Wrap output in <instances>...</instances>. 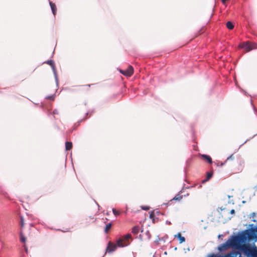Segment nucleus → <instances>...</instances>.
<instances>
[{
	"label": "nucleus",
	"mask_w": 257,
	"mask_h": 257,
	"mask_svg": "<svg viewBox=\"0 0 257 257\" xmlns=\"http://www.w3.org/2000/svg\"><path fill=\"white\" fill-rule=\"evenodd\" d=\"M20 219L21 227H23L25 224L24 217L23 216H21Z\"/></svg>",
	"instance_id": "obj_25"
},
{
	"label": "nucleus",
	"mask_w": 257,
	"mask_h": 257,
	"mask_svg": "<svg viewBox=\"0 0 257 257\" xmlns=\"http://www.w3.org/2000/svg\"><path fill=\"white\" fill-rule=\"evenodd\" d=\"M170 205V203L167 202V203H163L161 206H162L163 205Z\"/></svg>",
	"instance_id": "obj_53"
},
{
	"label": "nucleus",
	"mask_w": 257,
	"mask_h": 257,
	"mask_svg": "<svg viewBox=\"0 0 257 257\" xmlns=\"http://www.w3.org/2000/svg\"><path fill=\"white\" fill-rule=\"evenodd\" d=\"M224 236V234H219L218 235V239L219 240H223V239L221 238L222 237H223Z\"/></svg>",
	"instance_id": "obj_39"
},
{
	"label": "nucleus",
	"mask_w": 257,
	"mask_h": 257,
	"mask_svg": "<svg viewBox=\"0 0 257 257\" xmlns=\"http://www.w3.org/2000/svg\"><path fill=\"white\" fill-rule=\"evenodd\" d=\"M184 190V187H183L179 192H178V193H179V194L181 195V194L183 192Z\"/></svg>",
	"instance_id": "obj_51"
},
{
	"label": "nucleus",
	"mask_w": 257,
	"mask_h": 257,
	"mask_svg": "<svg viewBox=\"0 0 257 257\" xmlns=\"http://www.w3.org/2000/svg\"><path fill=\"white\" fill-rule=\"evenodd\" d=\"M139 238L140 239L141 241H143V236L141 234H140L139 236Z\"/></svg>",
	"instance_id": "obj_52"
},
{
	"label": "nucleus",
	"mask_w": 257,
	"mask_h": 257,
	"mask_svg": "<svg viewBox=\"0 0 257 257\" xmlns=\"http://www.w3.org/2000/svg\"><path fill=\"white\" fill-rule=\"evenodd\" d=\"M183 196L180 195L179 193H177L170 201L175 200L180 201L182 198Z\"/></svg>",
	"instance_id": "obj_16"
},
{
	"label": "nucleus",
	"mask_w": 257,
	"mask_h": 257,
	"mask_svg": "<svg viewBox=\"0 0 257 257\" xmlns=\"http://www.w3.org/2000/svg\"><path fill=\"white\" fill-rule=\"evenodd\" d=\"M54 127L56 129H57L58 131L60 130V127L57 124L54 123Z\"/></svg>",
	"instance_id": "obj_47"
},
{
	"label": "nucleus",
	"mask_w": 257,
	"mask_h": 257,
	"mask_svg": "<svg viewBox=\"0 0 257 257\" xmlns=\"http://www.w3.org/2000/svg\"><path fill=\"white\" fill-rule=\"evenodd\" d=\"M234 159V157L233 156V154H231V155H230V156H229L227 158V159H226V160H225V161H226V162H227V161H229V160H231V161H232V160H233Z\"/></svg>",
	"instance_id": "obj_29"
},
{
	"label": "nucleus",
	"mask_w": 257,
	"mask_h": 257,
	"mask_svg": "<svg viewBox=\"0 0 257 257\" xmlns=\"http://www.w3.org/2000/svg\"><path fill=\"white\" fill-rule=\"evenodd\" d=\"M161 240V238H160L159 236V235H157V238L156 239V240L154 241V243L155 244V245H158L159 243V241Z\"/></svg>",
	"instance_id": "obj_28"
},
{
	"label": "nucleus",
	"mask_w": 257,
	"mask_h": 257,
	"mask_svg": "<svg viewBox=\"0 0 257 257\" xmlns=\"http://www.w3.org/2000/svg\"><path fill=\"white\" fill-rule=\"evenodd\" d=\"M19 236H20V242L21 243H25V244L24 245L23 247L25 249L26 251L27 252H28V247H27V245L26 244V241H27V237L25 236V235L24 234V233H23L22 231H21L20 233Z\"/></svg>",
	"instance_id": "obj_5"
},
{
	"label": "nucleus",
	"mask_w": 257,
	"mask_h": 257,
	"mask_svg": "<svg viewBox=\"0 0 257 257\" xmlns=\"http://www.w3.org/2000/svg\"><path fill=\"white\" fill-rule=\"evenodd\" d=\"M94 202L98 207L100 206V205L98 204V203L95 200H94Z\"/></svg>",
	"instance_id": "obj_57"
},
{
	"label": "nucleus",
	"mask_w": 257,
	"mask_h": 257,
	"mask_svg": "<svg viewBox=\"0 0 257 257\" xmlns=\"http://www.w3.org/2000/svg\"><path fill=\"white\" fill-rule=\"evenodd\" d=\"M146 235L148 236V239L149 240L150 239L151 237V233H150L149 231V230H147L146 233H145Z\"/></svg>",
	"instance_id": "obj_36"
},
{
	"label": "nucleus",
	"mask_w": 257,
	"mask_h": 257,
	"mask_svg": "<svg viewBox=\"0 0 257 257\" xmlns=\"http://www.w3.org/2000/svg\"><path fill=\"white\" fill-rule=\"evenodd\" d=\"M242 232H245L244 233L245 235H248L245 229L239 230L236 232H233L232 234L228 236L224 242L220 243L217 247L215 248V250H217L218 251L217 252L221 255L225 253L227 250L231 248L237 244L238 240L240 239V236L243 234Z\"/></svg>",
	"instance_id": "obj_2"
},
{
	"label": "nucleus",
	"mask_w": 257,
	"mask_h": 257,
	"mask_svg": "<svg viewBox=\"0 0 257 257\" xmlns=\"http://www.w3.org/2000/svg\"><path fill=\"white\" fill-rule=\"evenodd\" d=\"M166 224L167 225H170V224H172V223L171 222V221H169V220H167L166 221Z\"/></svg>",
	"instance_id": "obj_50"
},
{
	"label": "nucleus",
	"mask_w": 257,
	"mask_h": 257,
	"mask_svg": "<svg viewBox=\"0 0 257 257\" xmlns=\"http://www.w3.org/2000/svg\"><path fill=\"white\" fill-rule=\"evenodd\" d=\"M111 226V222H109L105 224L104 228V231L105 233H107L108 229L110 228Z\"/></svg>",
	"instance_id": "obj_18"
},
{
	"label": "nucleus",
	"mask_w": 257,
	"mask_h": 257,
	"mask_svg": "<svg viewBox=\"0 0 257 257\" xmlns=\"http://www.w3.org/2000/svg\"><path fill=\"white\" fill-rule=\"evenodd\" d=\"M175 238H177L179 241V243L181 244L184 242L186 240V238L184 236H182L181 232H178L177 234L174 235Z\"/></svg>",
	"instance_id": "obj_10"
},
{
	"label": "nucleus",
	"mask_w": 257,
	"mask_h": 257,
	"mask_svg": "<svg viewBox=\"0 0 257 257\" xmlns=\"http://www.w3.org/2000/svg\"><path fill=\"white\" fill-rule=\"evenodd\" d=\"M240 48L244 49H246L248 51H250L254 49V47L252 46L248 42H245L240 45Z\"/></svg>",
	"instance_id": "obj_6"
},
{
	"label": "nucleus",
	"mask_w": 257,
	"mask_h": 257,
	"mask_svg": "<svg viewBox=\"0 0 257 257\" xmlns=\"http://www.w3.org/2000/svg\"><path fill=\"white\" fill-rule=\"evenodd\" d=\"M189 194L187 193V194H185L183 196L184 197H187V196H189Z\"/></svg>",
	"instance_id": "obj_56"
},
{
	"label": "nucleus",
	"mask_w": 257,
	"mask_h": 257,
	"mask_svg": "<svg viewBox=\"0 0 257 257\" xmlns=\"http://www.w3.org/2000/svg\"><path fill=\"white\" fill-rule=\"evenodd\" d=\"M94 202L98 207L100 206V205L98 204V203L95 200H94Z\"/></svg>",
	"instance_id": "obj_58"
},
{
	"label": "nucleus",
	"mask_w": 257,
	"mask_h": 257,
	"mask_svg": "<svg viewBox=\"0 0 257 257\" xmlns=\"http://www.w3.org/2000/svg\"><path fill=\"white\" fill-rule=\"evenodd\" d=\"M48 1L49 2L52 13L53 16L54 17H55V16L56 15V14H57V8L56 5L55 3H53L50 0H48Z\"/></svg>",
	"instance_id": "obj_8"
},
{
	"label": "nucleus",
	"mask_w": 257,
	"mask_h": 257,
	"mask_svg": "<svg viewBox=\"0 0 257 257\" xmlns=\"http://www.w3.org/2000/svg\"><path fill=\"white\" fill-rule=\"evenodd\" d=\"M58 114V111L57 109H54L52 112H50V111L48 112V115H54V114Z\"/></svg>",
	"instance_id": "obj_26"
},
{
	"label": "nucleus",
	"mask_w": 257,
	"mask_h": 257,
	"mask_svg": "<svg viewBox=\"0 0 257 257\" xmlns=\"http://www.w3.org/2000/svg\"><path fill=\"white\" fill-rule=\"evenodd\" d=\"M80 123L78 122V121L74 125V127H76V128L79 126Z\"/></svg>",
	"instance_id": "obj_44"
},
{
	"label": "nucleus",
	"mask_w": 257,
	"mask_h": 257,
	"mask_svg": "<svg viewBox=\"0 0 257 257\" xmlns=\"http://www.w3.org/2000/svg\"><path fill=\"white\" fill-rule=\"evenodd\" d=\"M65 151H68L71 150L73 147V144L72 142L66 141L65 143Z\"/></svg>",
	"instance_id": "obj_12"
},
{
	"label": "nucleus",
	"mask_w": 257,
	"mask_h": 257,
	"mask_svg": "<svg viewBox=\"0 0 257 257\" xmlns=\"http://www.w3.org/2000/svg\"><path fill=\"white\" fill-rule=\"evenodd\" d=\"M57 230H59V231H62L63 232H69L70 231L69 229H67L66 230H62L61 229H58Z\"/></svg>",
	"instance_id": "obj_48"
},
{
	"label": "nucleus",
	"mask_w": 257,
	"mask_h": 257,
	"mask_svg": "<svg viewBox=\"0 0 257 257\" xmlns=\"http://www.w3.org/2000/svg\"><path fill=\"white\" fill-rule=\"evenodd\" d=\"M256 136H257V133L256 134L254 135L250 139L246 140L243 143H242L241 145H240L239 148H240L242 146H243L244 144H245L247 142L249 141L250 139H252Z\"/></svg>",
	"instance_id": "obj_31"
},
{
	"label": "nucleus",
	"mask_w": 257,
	"mask_h": 257,
	"mask_svg": "<svg viewBox=\"0 0 257 257\" xmlns=\"http://www.w3.org/2000/svg\"><path fill=\"white\" fill-rule=\"evenodd\" d=\"M206 257H222V255L217 252H211L208 253Z\"/></svg>",
	"instance_id": "obj_15"
},
{
	"label": "nucleus",
	"mask_w": 257,
	"mask_h": 257,
	"mask_svg": "<svg viewBox=\"0 0 257 257\" xmlns=\"http://www.w3.org/2000/svg\"><path fill=\"white\" fill-rule=\"evenodd\" d=\"M131 244V241L126 242L124 244L121 243V240L119 239L116 242V244H114L109 241L107 243L106 247L105 248L106 252L108 253H111L115 251L118 247L122 248L129 245Z\"/></svg>",
	"instance_id": "obj_3"
},
{
	"label": "nucleus",
	"mask_w": 257,
	"mask_h": 257,
	"mask_svg": "<svg viewBox=\"0 0 257 257\" xmlns=\"http://www.w3.org/2000/svg\"><path fill=\"white\" fill-rule=\"evenodd\" d=\"M242 234L237 244L232 247L231 251L225 252L222 257H257V245L245 232Z\"/></svg>",
	"instance_id": "obj_1"
},
{
	"label": "nucleus",
	"mask_w": 257,
	"mask_h": 257,
	"mask_svg": "<svg viewBox=\"0 0 257 257\" xmlns=\"http://www.w3.org/2000/svg\"><path fill=\"white\" fill-rule=\"evenodd\" d=\"M117 70L119 71V72H120V73H121V74H122L124 76H127V74H126V73H124V70H122L119 68H117Z\"/></svg>",
	"instance_id": "obj_32"
},
{
	"label": "nucleus",
	"mask_w": 257,
	"mask_h": 257,
	"mask_svg": "<svg viewBox=\"0 0 257 257\" xmlns=\"http://www.w3.org/2000/svg\"><path fill=\"white\" fill-rule=\"evenodd\" d=\"M218 209H219L221 211H224V212H223L224 214H225V211H226L227 212V211L225 207H219V208H218Z\"/></svg>",
	"instance_id": "obj_38"
},
{
	"label": "nucleus",
	"mask_w": 257,
	"mask_h": 257,
	"mask_svg": "<svg viewBox=\"0 0 257 257\" xmlns=\"http://www.w3.org/2000/svg\"><path fill=\"white\" fill-rule=\"evenodd\" d=\"M88 119V117H84L83 118H82V119H79V120H78V122H79V123H81L82 122H83V121H84L85 120H86V119Z\"/></svg>",
	"instance_id": "obj_40"
},
{
	"label": "nucleus",
	"mask_w": 257,
	"mask_h": 257,
	"mask_svg": "<svg viewBox=\"0 0 257 257\" xmlns=\"http://www.w3.org/2000/svg\"><path fill=\"white\" fill-rule=\"evenodd\" d=\"M245 193L248 195V201H250L252 197L255 195V192L252 193L250 190H247Z\"/></svg>",
	"instance_id": "obj_19"
},
{
	"label": "nucleus",
	"mask_w": 257,
	"mask_h": 257,
	"mask_svg": "<svg viewBox=\"0 0 257 257\" xmlns=\"http://www.w3.org/2000/svg\"><path fill=\"white\" fill-rule=\"evenodd\" d=\"M192 138L193 141H194V140L195 139V137L194 132L193 130H192Z\"/></svg>",
	"instance_id": "obj_42"
},
{
	"label": "nucleus",
	"mask_w": 257,
	"mask_h": 257,
	"mask_svg": "<svg viewBox=\"0 0 257 257\" xmlns=\"http://www.w3.org/2000/svg\"><path fill=\"white\" fill-rule=\"evenodd\" d=\"M76 129H77V128H76V127H74V126H73V128H72L71 129H70V130H69V133H72V132H73V131L76 130Z\"/></svg>",
	"instance_id": "obj_41"
},
{
	"label": "nucleus",
	"mask_w": 257,
	"mask_h": 257,
	"mask_svg": "<svg viewBox=\"0 0 257 257\" xmlns=\"http://www.w3.org/2000/svg\"><path fill=\"white\" fill-rule=\"evenodd\" d=\"M131 237H132V235H131V234H130V233L126 234H125V235L124 236V239H125V240H127V239H128L131 238Z\"/></svg>",
	"instance_id": "obj_30"
},
{
	"label": "nucleus",
	"mask_w": 257,
	"mask_h": 257,
	"mask_svg": "<svg viewBox=\"0 0 257 257\" xmlns=\"http://www.w3.org/2000/svg\"><path fill=\"white\" fill-rule=\"evenodd\" d=\"M94 109H93L91 110V112H90V113H89L90 114H89V117H90V116L92 115V114L94 112Z\"/></svg>",
	"instance_id": "obj_55"
},
{
	"label": "nucleus",
	"mask_w": 257,
	"mask_h": 257,
	"mask_svg": "<svg viewBox=\"0 0 257 257\" xmlns=\"http://www.w3.org/2000/svg\"><path fill=\"white\" fill-rule=\"evenodd\" d=\"M98 210H100V208H101L100 206H99V207H98Z\"/></svg>",
	"instance_id": "obj_62"
},
{
	"label": "nucleus",
	"mask_w": 257,
	"mask_h": 257,
	"mask_svg": "<svg viewBox=\"0 0 257 257\" xmlns=\"http://www.w3.org/2000/svg\"><path fill=\"white\" fill-rule=\"evenodd\" d=\"M141 208L143 210L147 211L150 209V207L147 205H142L141 206Z\"/></svg>",
	"instance_id": "obj_27"
},
{
	"label": "nucleus",
	"mask_w": 257,
	"mask_h": 257,
	"mask_svg": "<svg viewBox=\"0 0 257 257\" xmlns=\"http://www.w3.org/2000/svg\"><path fill=\"white\" fill-rule=\"evenodd\" d=\"M231 218H232V216L228 217L226 219H225V221L224 222V223L226 222L228 220H230Z\"/></svg>",
	"instance_id": "obj_49"
},
{
	"label": "nucleus",
	"mask_w": 257,
	"mask_h": 257,
	"mask_svg": "<svg viewBox=\"0 0 257 257\" xmlns=\"http://www.w3.org/2000/svg\"><path fill=\"white\" fill-rule=\"evenodd\" d=\"M256 215V213L255 212H253L251 213L248 215V216H249V218H251V217L252 218H254V217H255ZM253 219L254 218H253L252 219Z\"/></svg>",
	"instance_id": "obj_34"
},
{
	"label": "nucleus",
	"mask_w": 257,
	"mask_h": 257,
	"mask_svg": "<svg viewBox=\"0 0 257 257\" xmlns=\"http://www.w3.org/2000/svg\"><path fill=\"white\" fill-rule=\"evenodd\" d=\"M238 88H239V89L240 91L241 92H242L244 94V95H245V96H250V97L251 96V95H250L249 94H248V93H247V92L246 90H245L243 89H242V88H241L240 87H239Z\"/></svg>",
	"instance_id": "obj_23"
},
{
	"label": "nucleus",
	"mask_w": 257,
	"mask_h": 257,
	"mask_svg": "<svg viewBox=\"0 0 257 257\" xmlns=\"http://www.w3.org/2000/svg\"><path fill=\"white\" fill-rule=\"evenodd\" d=\"M124 73L127 74L126 76H131L134 73V68L130 65L126 70H124Z\"/></svg>",
	"instance_id": "obj_11"
},
{
	"label": "nucleus",
	"mask_w": 257,
	"mask_h": 257,
	"mask_svg": "<svg viewBox=\"0 0 257 257\" xmlns=\"http://www.w3.org/2000/svg\"><path fill=\"white\" fill-rule=\"evenodd\" d=\"M157 216V215L156 214V212L154 210L149 212V217L152 219V222L153 223H155V219H157V221H161V219H160Z\"/></svg>",
	"instance_id": "obj_9"
},
{
	"label": "nucleus",
	"mask_w": 257,
	"mask_h": 257,
	"mask_svg": "<svg viewBox=\"0 0 257 257\" xmlns=\"http://www.w3.org/2000/svg\"><path fill=\"white\" fill-rule=\"evenodd\" d=\"M80 123L78 122V121L74 125V127H76V128L79 126Z\"/></svg>",
	"instance_id": "obj_45"
},
{
	"label": "nucleus",
	"mask_w": 257,
	"mask_h": 257,
	"mask_svg": "<svg viewBox=\"0 0 257 257\" xmlns=\"http://www.w3.org/2000/svg\"><path fill=\"white\" fill-rule=\"evenodd\" d=\"M161 240H163L164 242L165 241V240H164V237H162V238H161Z\"/></svg>",
	"instance_id": "obj_61"
},
{
	"label": "nucleus",
	"mask_w": 257,
	"mask_h": 257,
	"mask_svg": "<svg viewBox=\"0 0 257 257\" xmlns=\"http://www.w3.org/2000/svg\"><path fill=\"white\" fill-rule=\"evenodd\" d=\"M156 214L157 216H159L160 215H163V216L166 215V214H165V213L164 212H161L160 211H156Z\"/></svg>",
	"instance_id": "obj_33"
},
{
	"label": "nucleus",
	"mask_w": 257,
	"mask_h": 257,
	"mask_svg": "<svg viewBox=\"0 0 257 257\" xmlns=\"http://www.w3.org/2000/svg\"><path fill=\"white\" fill-rule=\"evenodd\" d=\"M202 157L205 159L209 164H212L213 163L211 157L208 155L203 154L202 155Z\"/></svg>",
	"instance_id": "obj_14"
},
{
	"label": "nucleus",
	"mask_w": 257,
	"mask_h": 257,
	"mask_svg": "<svg viewBox=\"0 0 257 257\" xmlns=\"http://www.w3.org/2000/svg\"><path fill=\"white\" fill-rule=\"evenodd\" d=\"M226 27L229 30H232L234 26L231 21H228L226 23Z\"/></svg>",
	"instance_id": "obj_17"
},
{
	"label": "nucleus",
	"mask_w": 257,
	"mask_h": 257,
	"mask_svg": "<svg viewBox=\"0 0 257 257\" xmlns=\"http://www.w3.org/2000/svg\"><path fill=\"white\" fill-rule=\"evenodd\" d=\"M226 213H230L231 214V215H234L235 213V211L234 209H232L229 212H228L227 211L226 212Z\"/></svg>",
	"instance_id": "obj_37"
},
{
	"label": "nucleus",
	"mask_w": 257,
	"mask_h": 257,
	"mask_svg": "<svg viewBox=\"0 0 257 257\" xmlns=\"http://www.w3.org/2000/svg\"><path fill=\"white\" fill-rule=\"evenodd\" d=\"M250 104L251 105L252 107V109H253V112H254V113L257 115V109L255 108L254 105H253V103H252V100L251 99H250Z\"/></svg>",
	"instance_id": "obj_22"
},
{
	"label": "nucleus",
	"mask_w": 257,
	"mask_h": 257,
	"mask_svg": "<svg viewBox=\"0 0 257 257\" xmlns=\"http://www.w3.org/2000/svg\"><path fill=\"white\" fill-rule=\"evenodd\" d=\"M140 231V226L139 225H135L132 229V232L134 235H137Z\"/></svg>",
	"instance_id": "obj_13"
},
{
	"label": "nucleus",
	"mask_w": 257,
	"mask_h": 257,
	"mask_svg": "<svg viewBox=\"0 0 257 257\" xmlns=\"http://www.w3.org/2000/svg\"><path fill=\"white\" fill-rule=\"evenodd\" d=\"M109 214H110V212H107L106 213V215L108 216V215H109Z\"/></svg>",
	"instance_id": "obj_60"
},
{
	"label": "nucleus",
	"mask_w": 257,
	"mask_h": 257,
	"mask_svg": "<svg viewBox=\"0 0 257 257\" xmlns=\"http://www.w3.org/2000/svg\"><path fill=\"white\" fill-rule=\"evenodd\" d=\"M43 63H46L48 65H49L51 67L52 70L53 72V74H54V78H55V80L56 82V85L57 87H58L59 80H58V74H57V70H56L55 61L53 59H49V60L45 61L44 62H43Z\"/></svg>",
	"instance_id": "obj_4"
},
{
	"label": "nucleus",
	"mask_w": 257,
	"mask_h": 257,
	"mask_svg": "<svg viewBox=\"0 0 257 257\" xmlns=\"http://www.w3.org/2000/svg\"><path fill=\"white\" fill-rule=\"evenodd\" d=\"M193 161V158H188L185 162L186 166L184 168V173L185 176L187 175V172L188 171V169L191 166V164Z\"/></svg>",
	"instance_id": "obj_7"
},
{
	"label": "nucleus",
	"mask_w": 257,
	"mask_h": 257,
	"mask_svg": "<svg viewBox=\"0 0 257 257\" xmlns=\"http://www.w3.org/2000/svg\"><path fill=\"white\" fill-rule=\"evenodd\" d=\"M112 213L116 216L118 214V212L115 209V208H112Z\"/></svg>",
	"instance_id": "obj_35"
},
{
	"label": "nucleus",
	"mask_w": 257,
	"mask_h": 257,
	"mask_svg": "<svg viewBox=\"0 0 257 257\" xmlns=\"http://www.w3.org/2000/svg\"><path fill=\"white\" fill-rule=\"evenodd\" d=\"M80 123L78 122V121L74 125V127H76V128L79 126Z\"/></svg>",
	"instance_id": "obj_46"
},
{
	"label": "nucleus",
	"mask_w": 257,
	"mask_h": 257,
	"mask_svg": "<svg viewBox=\"0 0 257 257\" xmlns=\"http://www.w3.org/2000/svg\"><path fill=\"white\" fill-rule=\"evenodd\" d=\"M143 231H144L143 228H142V229H141V232H143Z\"/></svg>",
	"instance_id": "obj_63"
},
{
	"label": "nucleus",
	"mask_w": 257,
	"mask_h": 257,
	"mask_svg": "<svg viewBox=\"0 0 257 257\" xmlns=\"http://www.w3.org/2000/svg\"><path fill=\"white\" fill-rule=\"evenodd\" d=\"M208 179H207L206 178L203 180H202V183L205 184L206 182L208 181Z\"/></svg>",
	"instance_id": "obj_43"
},
{
	"label": "nucleus",
	"mask_w": 257,
	"mask_h": 257,
	"mask_svg": "<svg viewBox=\"0 0 257 257\" xmlns=\"http://www.w3.org/2000/svg\"><path fill=\"white\" fill-rule=\"evenodd\" d=\"M206 178L208 179V180H209L213 176V172H206Z\"/></svg>",
	"instance_id": "obj_21"
},
{
	"label": "nucleus",
	"mask_w": 257,
	"mask_h": 257,
	"mask_svg": "<svg viewBox=\"0 0 257 257\" xmlns=\"http://www.w3.org/2000/svg\"><path fill=\"white\" fill-rule=\"evenodd\" d=\"M226 161H225L224 162H219L215 164L217 167H222L226 164Z\"/></svg>",
	"instance_id": "obj_24"
},
{
	"label": "nucleus",
	"mask_w": 257,
	"mask_h": 257,
	"mask_svg": "<svg viewBox=\"0 0 257 257\" xmlns=\"http://www.w3.org/2000/svg\"><path fill=\"white\" fill-rule=\"evenodd\" d=\"M55 97H56V94H53L48 95V96H46L45 97V98L47 99H50V100L53 101V100H54Z\"/></svg>",
	"instance_id": "obj_20"
},
{
	"label": "nucleus",
	"mask_w": 257,
	"mask_h": 257,
	"mask_svg": "<svg viewBox=\"0 0 257 257\" xmlns=\"http://www.w3.org/2000/svg\"><path fill=\"white\" fill-rule=\"evenodd\" d=\"M177 249V247H175L174 248V250H176Z\"/></svg>",
	"instance_id": "obj_64"
},
{
	"label": "nucleus",
	"mask_w": 257,
	"mask_h": 257,
	"mask_svg": "<svg viewBox=\"0 0 257 257\" xmlns=\"http://www.w3.org/2000/svg\"><path fill=\"white\" fill-rule=\"evenodd\" d=\"M90 114V113H89V111L86 112L85 113V116H84V117H88V118L89 117H87V115H88V114Z\"/></svg>",
	"instance_id": "obj_54"
},
{
	"label": "nucleus",
	"mask_w": 257,
	"mask_h": 257,
	"mask_svg": "<svg viewBox=\"0 0 257 257\" xmlns=\"http://www.w3.org/2000/svg\"><path fill=\"white\" fill-rule=\"evenodd\" d=\"M246 201H245V200L242 201V204H245V203H246Z\"/></svg>",
	"instance_id": "obj_59"
}]
</instances>
